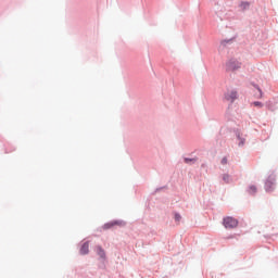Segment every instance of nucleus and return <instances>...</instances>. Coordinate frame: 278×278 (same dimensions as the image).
Segmentation results:
<instances>
[{"instance_id": "1", "label": "nucleus", "mask_w": 278, "mask_h": 278, "mask_svg": "<svg viewBox=\"0 0 278 278\" xmlns=\"http://www.w3.org/2000/svg\"><path fill=\"white\" fill-rule=\"evenodd\" d=\"M275 186H277V176L271 173L265 180L264 190L267 193L275 192Z\"/></svg>"}, {"instance_id": "2", "label": "nucleus", "mask_w": 278, "mask_h": 278, "mask_svg": "<svg viewBox=\"0 0 278 278\" xmlns=\"http://www.w3.org/2000/svg\"><path fill=\"white\" fill-rule=\"evenodd\" d=\"M240 68H242V63L236 58H231L226 62V73H236Z\"/></svg>"}, {"instance_id": "3", "label": "nucleus", "mask_w": 278, "mask_h": 278, "mask_svg": "<svg viewBox=\"0 0 278 278\" xmlns=\"http://www.w3.org/2000/svg\"><path fill=\"white\" fill-rule=\"evenodd\" d=\"M125 225H127V222H125L123 219H113L111 222L105 223L102 226V229L104 231H108V229H113V227H125Z\"/></svg>"}, {"instance_id": "4", "label": "nucleus", "mask_w": 278, "mask_h": 278, "mask_svg": "<svg viewBox=\"0 0 278 278\" xmlns=\"http://www.w3.org/2000/svg\"><path fill=\"white\" fill-rule=\"evenodd\" d=\"M223 225L225 229H236V227L239 225V222L235 217L226 216L223 218Z\"/></svg>"}, {"instance_id": "5", "label": "nucleus", "mask_w": 278, "mask_h": 278, "mask_svg": "<svg viewBox=\"0 0 278 278\" xmlns=\"http://www.w3.org/2000/svg\"><path fill=\"white\" fill-rule=\"evenodd\" d=\"M96 253L99 256V260H100V262H102V264H103V262H105V260H108V255L105 254V250L103 249V247L97 245Z\"/></svg>"}, {"instance_id": "6", "label": "nucleus", "mask_w": 278, "mask_h": 278, "mask_svg": "<svg viewBox=\"0 0 278 278\" xmlns=\"http://www.w3.org/2000/svg\"><path fill=\"white\" fill-rule=\"evenodd\" d=\"M224 99L226 101H230V103H233V101H236V99H238V91L231 90V91L226 92L224 94Z\"/></svg>"}, {"instance_id": "7", "label": "nucleus", "mask_w": 278, "mask_h": 278, "mask_svg": "<svg viewBox=\"0 0 278 278\" xmlns=\"http://www.w3.org/2000/svg\"><path fill=\"white\" fill-rule=\"evenodd\" d=\"M233 134H235L237 140H239L238 147H242L243 144H245L247 139H244L242 137V134L240 132V129L233 128Z\"/></svg>"}, {"instance_id": "8", "label": "nucleus", "mask_w": 278, "mask_h": 278, "mask_svg": "<svg viewBox=\"0 0 278 278\" xmlns=\"http://www.w3.org/2000/svg\"><path fill=\"white\" fill-rule=\"evenodd\" d=\"M80 255H88L90 253V241H85L79 249Z\"/></svg>"}, {"instance_id": "9", "label": "nucleus", "mask_w": 278, "mask_h": 278, "mask_svg": "<svg viewBox=\"0 0 278 278\" xmlns=\"http://www.w3.org/2000/svg\"><path fill=\"white\" fill-rule=\"evenodd\" d=\"M245 192H248V194H250L251 197H254V194H257V187L255 185H250Z\"/></svg>"}, {"instance_id": "10", "label": "nucleus", "mask_w": 278, "mask_h": 278, "mask_svg": "<svg viewBox=\"0 0 278 278\" xmlns=\"http://www.w3.org/2000/svg\"><path fill=\"white\" fill-rule=\"evenodd\" d=\"M233 40H236V37L229 38V39H224L220 41V46L225 47L226 45H231V42H233Z\"/></svg>"}, {"instance_id": "11", "label": "nucleus", "mask_w": 278, "mask_h": 278, "mask_svg": "<svg viewBox=\"0 0 278 278\" xmlns=\"http://www.w3.org/2000/svg\"><path fill=\"white\" fill-rule=\"evenodd\" d=\"M223 181H225V184H231V181H233V179L231 178V176L229 174H224Z\"/></svg>"}, {"instance_id": "12", "label": "nucleus", "mask_w": 278, "mask_h": 278, "mask_svg": "<svg viewBox=\"0 0 278 278\" xmlns=\"http://www.w3.org/2000/svg\"><path fill=\"white\" fill-rule=\"evenodd\" d=\"M250 5H251V3H249V1H242V2L240 3V8H241L242 10H249Z\"/></svg>"}, {"instance_id": "13", "label": "nucleus", "mask_w": 278, "mask_h": 278, "mask_svg": "<svg viewBox=\"0 0 278 278\" xmlns=\"http://www.w3.org/2000/svg\"><path fill=\"white\" fill-rule=\"evenodd\" d=\"M253 88L258 91L260 97H263L264 92L262 91V88H260V85L252 83Z\"/></svg>"}, {"instance_id": "14", "label": "nucleus", "mask_w": 278, "mask_h": 278, "mask_svg": "<svg viewBox=\"0 0 278 278\" xmlns=\"http://www.w3.org/2000/svg\"><path fill=\"white\" fill-rule=\"evenodd\" d=\"M184 162L185 164H194L197 162V159L185 157Z\"/></svg>"}, {"instance_id": "15", "label": "nucleus", "mask_w": 278, "mask_h": 278, "mask_svg": "<svg viewBox=\"0 0 278 278\" xmlns=\"http://www.w3.org/2000/svg\"><path fill=\"white\" fill-rule=\"evenodd\" d=\"M253 105L254 108H264V103H262L261 101H254Z\"/></svg>"}, {"instance_id": "16", "label": "nucleus", "mask_w": 278, "mask_h": 278, "mask_svg": "<svg viewBox=\"0 0 278 278\" xmlns=\"http://www.w3.org/2000/svg\"><path fill=\"white\" fill-rule=\"evenodd\" d=\"M174 220H176V223H179V220H181V214L175 213L174 214Z\"/></svg>"}, {"instance_id": "17", "label": "nucleus", "mask_w": 278, "mask_h": 278, "mask_svg": "<svg viewBox=\"0 0 278 278\" xmlns=\"http://www.w3.org/2000/svg\"><path fill=\"white\" fill-rule=\"evenodd\" d=\"M220 164H223V165L227 164V156H224V157L222 159Z\"/></svg>"}, {"instance_id": "18", "label": "nucleus", "mask_w": 278, "mask_h": 278, "mask_svg": "<svg viewBox=\"0 0 278 278\" xmlns=\"http://www.w3.org/2000/svg\"><path fill=\"white\" fill-rule=\"evenodd\" d=\"M164 188H166V186H164V187H159V188L155 189L154 192H162V190H164Z\"/></svg>"}, {"instance_id": "19", "label": "nucleus", "mask_w": 278, "mask_h": 278, "mask_svg": "<svg viewBox=\"0 0 278 278\" xmlns=\"http://www.w3.org/2000/svg\"><path fill=\"white\" fill-rule=\"evenodd\" d=\"M5 153H11V151L8 150V148L5 149Z\"/></svg>"}, {"instance_id": "20", "label": "nucleus", "mask_w": 278, "mask_h": 278, "mask_svg": "<svg viewBox=\"0 0 278 278\" xmlns=\"http://www.w3.org/2000/svg\"><path fill=\"white\" fill-rule=\"evenodd\" d=\"M276 236H278V233Z\"/></svg>"}]
</instances>
